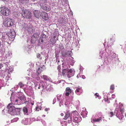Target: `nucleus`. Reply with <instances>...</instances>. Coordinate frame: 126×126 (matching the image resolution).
<instances>
[{"mask_svg": "<svg viewBox=\"0 0 126 126\" xmlns=\"http://www.w3.org/2000/svg\"><path fill=\"white\" fill-rule=\"evenodd\" d=\"M0 13L3 16H8L10 14L9 9L5 6H1L0 7Z\"/></svg>", "mask_w": 126, "mask_h": 126, "instance_id": "obj_1", "label": "nucleus"}, {"mask_svg": "<svg viewBox=\"0 0 126 126\" xmlns=\"http://www.w3.org/2000/svg\"><path fill=\"white\" fill-rule=\"evenodd\" d=\"M22 13V16L26 18H30L32 16V14L30 11L27 9H23Z\"/></svg>", "mask_w": 126, "mask_h": 126, "instance_id": "obj_2", "label": "nucleus"}, {"mask_svg": "<svg viewBox=\"0 0 126 126\" xmlns=\"http://www.w3.org/2000/svg\"><path fill=\"white\" fill-rule=\"evenodd\" d=\"M11 103L14 105H21L23 104V102H21L18 98L17 99H15V97L11 96L10 98Z\"/></svg>", "mask_w": 126, "mask_h": 126, "instance_id": "obj_3", "label": "nucleus"}, {"mask_svg": "<svg viewBox=\"0 0 126 126\" xmlns=\"http://www.w3.org/2000/svg\"><path fill=\"white\" fill-rule=\"evenodd\" d=\"M3 24L4 25L7 27H10L13 24L12 19L7 17L4 20Z\"/></svg>", "mask_w": 126, "mask_h": 126, "instance_id": "obj_4", "label": "nucleus"}, {"mask_svg": "<svg viewBox=\"0 0 126 126\" xmlns=\"http://www.w3.org/2000/svg\"><path fill=\"white\" fill-rule=\"evenodd\" d=\"M72 116H73V120L74 122L78 123L80 121V117L75 112L73 113Z\"/></svg>", "mask_w": 126, "mask_h": 126, "instance_id": "obj_5", "label": "nucleus"}, {"mask_svg": "<svg viewBox=\"0 0 126 126\" xmlns=\"http://www.w3.org/2000/svg\"><path fill=\"white\" fill-rule=\"evenodd\" d=\"M73 113L70 114V113L69 112V111L68 110L67 111L66 114L64 116V119L65 120H66L67 119L69 118L70 119V120H72V117Z\"/></svg>", "mask_w": 126, "mask_h": 126, "instance_id": "obj_6", "label": "nucleus"}, {"mask_svg": "<svg viewBox=\"0 0 126 126\" xmlns=\"http://www.w3.org/2000/svg\"><path fill=\"white\" fill-rule=\"evenodd\" d=\"M8 37L11 38H14L16 35V33L15 31H10L9 33L6 34Z\"/></svg>", "mask_w": 126, "mask_h": 126, "instance_id": "obj_7", "label": "nucleus"}, {"mask_svg": "<svg viewBox=\"0 0 126 126\" xmlns=\"http://www.w3.org/2000/svg\"><path fill=\"white\" fill-rule=\"evenodd\" d=\"M75 71L71 69H69L67 73V76L68 77L70 78L71 77L73 76L75 74Z\"/></svg>", "mask_w": 126, "mask_h": 126, "instance_id": "obj_8", "label": "nucleus"}, {"mask_svg": "<svg viewBox=\"0 0 126 126\" xmlns=\"http://www.w3.org/2000/svg\"><path fill=\"white\" fill-rule=\"evenodd\" d=\"M42 87L43 88V90L46 89L47 91H50L51 88L50 86L47 85L46 87L45 85V83H41Z\"/></svg>", "mask_w": 126, "mask_h": 126, "instance_id": "obj_9", "label": "nucleus"}, {"mask_svg": "<svg viewBox=\"0 0 126 126\" xmlns=\"http://www.w3.org/2000/svg\"><path fill=\"white\" fill-rule=\"evenodd\" d=\"M7 108L8 109L9 111L10 112L13 111V110H14L15 109V107L12 106V104H9Z\"/></svg>", "mask_w": 126, "mask_h": 126, "instance_id": "obj_10", "label": "nucleus"}, {"mask_svg": "<svg viewBox=\"0 0 126 126\" xmlns=\"http://www.w3.org/2000/svg\"><path fill=\"white\" fill-rule=\"evenodd\" d=\"M40 12L38 10H35L33 11V13L35 16L37 18H39L41 16Z\"/></svg>", "mask_w": 126, "mask_h": 126, "instance_id": "obj_11", "label": "nucleus"}, {"mask_svg": "<svg viewBox=\"0 0 126 126\" xmlns=\"http://www.w3.org/2000/svg\"><path fill=\"white\" fill-rule=\"evenodd\" d=\"M41 16L43 19H44L45 20H47L48 19L47 14L46 12H42Z\"/></svg>", "mask_w": 126, "mask_h": 126, "instance_id": "obj_12", "label": "nucleus"}, {"mask_svg": "<svg viewBox=\"0 0 126 126\" xmlns=\"http://www.w3.org/2000/svg\"><path fill=\"white\" fill-rule=\"evenodd\" d=\"M121 115H120V116H119L118 114V113H117L116 115L117 117L119 118V119H122V118L124 117L123 116V115L122 114L124 112V108H122L121 109Z\"/></svg>", "mask_w": 126, "mask_h": 126, "instance_id": "obj_13", "label": "nucleus"}, {"mask_svg": "<svg viewBox=\"0 0 126 126\" xmlns=\"http://www.w3.org/2000/svg\"><path fill=\"white\" fill-rule=\"evenodd\" d=\"M66 92L65 94V95L68 96L69 95V94L72 92V90L69 87H67L66 88Z\"/></svg>", "mask_w": 126, "mask_h": 126, "instance_id": "obj_14", "label": "nucleus"}, {"mask_svg": "<svg viewBox=\"0 0 126 126\" xmlns=\"http://www.w3.org/2000/svg\"><path fill=\"white\" fill-rule=\"evenodd\" d=\"M43 70V69L42 67H39L37 69L36 74L37 76H38L39 74Z\"/></svg>", "mask_w": 126, "mask_h": 126, "instance_id": "obj_15", "label": "nucleus"}, {"mask_svg": "<svg viewBox=\"0 0 126 126\" xmlns=\"http://www.w3.org/2000/svg\"><path fill=\"white\" fill-rule=\"evenodd\" d=\"M21 101L22 102H23L24 100H26V97L24 95H22L21 96H19L18 97Z\"/></svg>", "mask_w": 126, "mask_h": 126, "instance_id": "obj_16", "label": "nucleus"}, {"mask_svg": "<svg viewBox=\"0 0 126 126\" xmlns=\"http://www.w3.org/2000/svg\"><path fill=\"white\" fill-rule=\"evenodd\" d=\"M61 54L63 56L65 57L67 55V51L66 50L63 51L61 52Z\"/></svg>", "mask_w": 126, "mask_h": 126, "instance_id": "obj_17", "label": "nucleus"}, {"mask_svg": "<svg viewBox=\"0 0 126 126\" xmlns=\"http://www.w3.org/2000/svg\"><path fill=\"white\" fill-rule=\"evenodd\" d=\"M102 119V117H100L97 119H93L92 121L94 122H98L101 120Z\"/></svg>", "mask_w": 126, "mask_h": 126, "instance_id": "obj_18", "label": "nucleus"}, {"mask_svg": "<svg viewBox=\"0 0 126 126\" xmlns=\"http://www.w3.org/2000/svg\"><path fill=\"white\" fill-rule=\"evenodd\" d=\"M23 111L25 114L28 115V109L27 108L24 107L23 108Z\"/></svg>", "mask_w": 126, "mask_h": 126, "instance_id": "obj_19", "label": "nucleus"}, {"mask_svg": "<svg viewBox=\"0 0 126 126\" xmlns=\"http://www.w3.org/2000/svg\"><path fill=\"white\" fill-rule=\"evenodd\" d=\"M18 1L22 4L25 3H28L29 1V0H18Z\"/></svg>", "mask_w": 126, "mask_h": 126, "instance_id": "obj_20", "label": "nucleus"}, {"mask_svg": "<svg viewBox=\"0 0 126 126\" xmlns=\"http://www.w3.org/2000/svg\"><path fill=\"white\" fill-rule=\"evenodd\" d=\"M68 71V70L66 69H63L62 71V75L63 76L65 75L66 73L67 74Z\"/></svg>", "mask_w": 126, "mask_h": 126, "instance_id": "obj_21", "label": "nucleus"}, {"mask_svg": "<svg viewBox=\"0 0 126 126\" xmlns=\"http://www.w3.org/2000/svg\"><path fill=\"white\" fill-rule=\"evenodd\" d=\"M43 37H41L38 40V45L40 46V44H42L43 42Z\"/></svg>", "mask_w": 126, "mask_h": 126, "instance_id": "obj_22", "label": "nucleus"}, {"mask_svg": "<svg viewBox=\"0 0 126 126\" xmlns=\"http://www.w3.org/2000/svg\"><path fill=\"white\" fill-rule=\"evenodd\" d=\"M42 8L44 10L47 11V12L49 11L50 10L49 8H47L46 6H43L42 7Z\"/></svg>", "mask_w": 126, "mask_h": 126, "instance_id": "obj_23", "label": "nucleus"}, {"mask_svg": "<svg viewBox=\"0 0 126 126\" xmlns=\"http://www.w3.org/2000/svg\"><path fill=\"white\" fill-rule=\"evenodd\" d=\"M37 40V38H34L33 37L32 39V37L31 40V43H35Z\"/></svg>", "mask_w": 126, "mask_h": 126, "instance_id": "obj_24", "label": "nucleus"}, {"mask_svg": "<svg viewBox=\"0 0 126 126\" xmlns=\"http://www.w3.org/2000/svg\"><path fill=\"white\" fill-rule=\"evenodd\" d=\"M19 118L18 117H16L14 118L13 119L11 120V123H14L17 122Z\"/></svg>", "mask_w": 126, "mask_h": 126, "instance_id": "obj_25", "label": "nucleus"}, {"mask_svg": "<svg viewBox=\"0 0 126 126\" xmlns=\"http://www.w3.org/2000/svg\"><path fill=\"white\" fill-rule=\"evenodd\" d=\"M41 77L45 80H47L49 79L48 77L46 75H43V77Z\"/></svg>", "mask_w": 126, "mask_h": 126, "instance_id": "obj_26", "label": "nucleus"}, {"mask_svg": "<svg viewBox=\"0 0 126 126\" xmlns=\"http://www.w3.org/2000/svg\"><path fill=\"white\" fill-rule=\"evenodd\" d=\"M18 85L20 86V88L23 87L24 85V84L21 82H19L18 83Z\"/></svg>", "mask_w": 126, "mask_h": 126, "instance_id": "obj_27", "label": "nucleus"}, {"mask_svg": "<svg viewBox=\"0 0 126 126\" xmlns=\"http://www.w3.org/2000/svg\"><path fill=\"white\" fill-rule=\"evenodd\" d=\"M36 56L37 58H38L40 59H41L42 57H41V54L39 53H37L36 54Z\"/></svg>", "mask_w": 126, "mask_h": 126, "instance_id": "obj_28", "label": "nucleus"}, {"mask_svg": "<svg viewBox=\"0 0 126 126\" xmlns=\"http://www.w3.org/2000/svg\"><path fill=\"white\" fill-rule=\"evenodd\" d=\"M37 37L38 35H37V34L36 33H34L32 36V38L33 37L34 38H37Z\"/></svg>", "mask_w": 126, "mask_h": 126, "instance_id": "obj_29", "label": "nucleus"}, {"mask_svg": "<svg viewBox=\"0 0 126 126\" xmlns=\"http://www.w3.org/2000/svg\"><path fill=\"white\" fill-rule=\"evenodd\" d=\"M81 89L79 88H78L75 90V92L76 93H78L79 92H80L81 91Z\"/></svg>", "mask_w": 126, "mask_h": 126, "instance_id": "obj_30", "label": "nucleus"}, {"mask_svg": "<svg viewBox=\"0 0 126 126\" xmlns=\"http://www.w3.org/2000/svg\"><path fill=\"white\" fill-rule=\"evenodd\" d=\"M24 124L25 125H28V119H25L24 121Z\"/></svg>", "mask_w": 126, "mask_h": 126, "instance_id": "obj_31", "label": "nucleus"}, {"mask_svg": "<svg viewBox=\"0 0 126 126\" xmlns=\"http://www.w3.org/2000/svg\"><path fill=\"white\" fill-rule=\"evenodd\" d=\"M114 85H112L110 86V89L111 90H113L114 89Z\"/></svg>", "mask_w": 126, "mask_h": 126, "instance_id": "obj_32", "label": "nucleus"}, {"mask_svg": "<svg viewBox=\"0 0 126 126\" xmlns=\"http://www.w3.org/2000/svg\"><path fill=\"white\" fill-rule=\"evenodd\" d=\"M110 117H112L114 115V113H113V112H112V111H111L110 112Z\"/></svg>", "mask_w": 126, "mask_h": 126, "instance_id": "obj_33", "label": "nucleus"}, {"mask_svg": "<svg viewBox=\"0 0 126 126\" xmlns=\"http://www.w3.org/2000/svg\"><path fill=\"white\" fill-rule=\"evenodd\" d=\"M63 18H62L61 17H60V19L61 20H60V21L59 20V23H63Z\"/></svg>", "mask_w": 126, "mask_h": 126, "instance_id": "obj_34", "label": "nucleus"}, {"mask_svg": "<svg viewBox=\"0 0 126 126\" xmlns=\"http://www.w3.org/2000/svg\"><path fill=\"white\" fill-rule=\"evenodd\" d=\"M29 103V101H24L23 102V104L25 103V104H27Z\"/></svg>", "mask_w": 126, "mask_h": 126, "instance_id": "obj_35", "label": "nucleus"}, {"mask_svg": "<svg viewBox=\"0 0 126 126\" xmlns=\"http://www.w3.org/2000/svg\"><path fill=\"white\" fill-rule=\"evenodd\" d=\"M61 69V67L60 65H59L57 67V69L59 72Z\"/></svg>", "mask_w": 126, "mask_h": 126, "instance_id": "obj_36", "label": "nucleus"}, {"mask_svg": "<svg viewBox=\"0 0 126 126\" xmlns=\"http://www.w3.org/2000/svg\"><path fill=\"white\" fill-rule=\"evenodd\" d=\"M15 111H17L18 112V113L20 112V109H19L18 108H16L15 109Z\"/></svg>", "mask_w": 126, "mask_h": 126, "instance_id": "obj_37", "label": "nucleus"}, {"mask_svg": "<svg viewBox=\"0 0 126 126\" xmlns=\"http://www.w3.org/2000/svg\"><path fill=\"white\" fill-rule=\"evenodd\" d=\"M71 51H67V55H71Z\"/></svg>", "mask_w": 126, "mask_h": 126, "instance_id": "obj_38", "label": "nucleus"}, {"mask_svg": "<svg viewBox=\"0 0 126 126\" xmlns=\"http://www.w3.org/2000/svg\"><path fill=\"white\" fill-rule=\"evenodd\" d=\"M95 96H96L97 97H99V95L97 93H96L95 94Z\"/></svg>", "mask_w": 126, "mask_h": 126, "instance_id": "obj_39", "label": "nucleus"}, {"mask_svg": "<svg viewBox=\"0 0 126 126\" xmlns=\"http://www.w3.org/2000/svg\"><path fill=\"white\" fill-rule=\"evenodd\" d=\"M3 64H0V69L1 67H3Z\"/></svg>", "mask_w": 126, "mask_h": 126, "instance_id": "obj_40", "label": "nucleus"}, {"mask_svg": "<svg viewBox=\"0 0 126 126\" xmlns=\"http://www.w3.org/2000/svg\"><path fill=\"white\" fill-rule=\"evenodd\" d=\"M112 97L113 98H114L115 97V95L114 94H113L112 95Z\"/></svg>", "mask_w": 126, "mask_h": 126, "instance_id": "obj_41", "label": "nucleus"}, {"mask_svg": "<svg viewBox=\"0 0 126 126\" xmlns=\"http://www.w3.org/2000/svg\"><path fill=\"white\" fill-rule=\"evenodd\" d=\"M39 86L38 87V89H40L41 88H41H42V87H41H41V86H40V85H41L40 84H39Z\"/></svg>", "mask_w": 126, "mask_h": 126, "instance_id": "obj_42", "label": "nucleus"}, {"mask_svg": "<svg viewBox=\"0 0 126 126\" xmlns=\"http://www.w3.org/2000/svg\"><path fill=\"white\" fill-rule=\"evenodd\" d=\"M63 68H66V66L65 65H63Z\"/></svg>", "mask_w": 126, "mask_h": 126, "instance_id": "obj_43", "label": "nucleus"}, {"mask_svg": "<svg viewBox=\"0 0 126 126\" xmlns=\"http://www.w3.org/2000/svg\"><path fill=\"white\" fill-rule=\"evenodd\" d=\"M48 110V109L47 108H46L45 109V110L46 111H47Z\"/></svg>", "mask_w": 126, "mask_h": 126, "instance_id": "obj_44", "label": "nucleus"}, {"mask_svg": "<svg viewBox=\"0 0 126 126\" xmlns=\"http://www.w3.org/2000/svg\"><path fill=\"white\" fill-rule=\"evenodd\" d=\"M61 116H63L64 115V114L63 113H62L61 114Z\"/></svg>", "mask_w": 126, "mask_h": 126, "instance_id": "obj_45", "label": "nucleus"}, {"mask_svg": "<svg viewBox=\"0 0 126 126\" xmlns=\"http://www.w3.org/2000/svg\"><path fill=\"white\" fill-rule=\"evenodd\" d=\"M1 43L0 42V47L1 46Z\"/></svg>", "mask_w": 126, "mask_h": 126, "instance_id": "obj_46", "label": "nucleus"}, {"mask_svg": "<svg viewBox=\"0 0 126 126\" xmlns=\"http://www.w3.org/2000/svg\"><path fill=\"white\" fill-rule=\"evenodd\" d=\"M56 38V36L55 35L54 36V38Z\"/></svg>", "mask_w": 126, "mask_h": 126, "instance_id": "obj_47", "label": "nucleus"}, {"mask_svg": "<svg viewBox=\"0 0 126 126\" xmlns=\"http://www.w3.org/2000/svg\"><path fill=\"white\" fill-rule=\"evenodd\" d=\"M110 39L111 40H112V38H110Z\"/></svg>", "mask_w": 126, "mask_h": 126, "instance_id": "obj_48", "label": "nucleus"}, {"mask_svg": "<svg viewBox=\"0 0 126 126\" xmlns=\"http://www.w3.org/2000/svg\"><path fill=\"white\" fill-rule=\"evenodd\" d=\"M31 105H33V104L32 103H31Z\"/></svg>", "mask_w": 126, "mask_h": 126, "instance_id": "obj_49", "label": "nucleus"}, {"mask_svg": "<svg viewBox=\"0 0 126 126\" xmlns=\"http://www.w3.org/2000/svg\"><path fill=\"white\" fill-rule=\"evenodd\" d=\"M27 101L26 99L25 100H24V101Z\"/></svg>", "mask_w": 126, "mask_h": 126, "instance_id": "obj_50", "label": "nucleus"}, {"mask_svg": "<svg viewBox=\"0 0 126 126\" xmlns=\"http://www.w3.org/2000/svg\"><path fill=\"white\" fill-rule=\"evenodd\" d=\"M58 62L59 63V62H60V61H58Z\"/></svg>", "mask_w": 126, "mask_h": 126, "instance_id": "obj_51", "label": "nucleus"}, {"mask_svg": "<svg viewBox=\"0 0 126 126\" xmlns=\"http://www.w3.org/2000/svg\"><path fill=\"white\" fill-rule=\"evenodd\" d=\"M116 111H115V113H115V112H116Z\"/></svg>", "mask_w": 126, "mask_h": 126, "instance_id": "obj_52", "label": "nucleus"}]
</instances>
